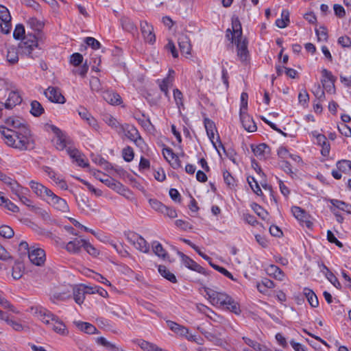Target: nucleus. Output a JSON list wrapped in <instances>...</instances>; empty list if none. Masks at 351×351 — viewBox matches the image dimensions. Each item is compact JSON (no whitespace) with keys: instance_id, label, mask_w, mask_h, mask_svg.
<instances>
[{"instance_id":"nucleus-1","label":"nucleus","mask_w":351,"mask_h":351,"mask_svg":"<svg viewBox=\"0 0 351 351\" xmlns=\"http://www.w3.org/2000/svg\"><path fill=\"white\" fill-rule=\"evenodd\" d=\"M5 123L6 126H0V133L8 146L21 151L34 147V136L24 119L11 117L5 120Z\"/></svg>"},{"instance_id":"nucleus-2","label":"nucleus","mask_w":351,"mask_h":351,"mask_svg":"<svg viewBox=\"0 0 351 351\" xmlns=\"http://www.w3.org/2000/svg\"><path fill=\"white\" fill-rule=\"evenodd\" d=\"M32 313L37 317L49 329L62 336H66L69 330L64 322L59 317L42 306L31 308Z\"/></svg>"},{"instance_id":"nucleus-3","label":"nucleus","mask_w":351,"mask_h":351,"mask_svg":"<svg viewBox=\"0 0 351 351\" xmlns=\"http://www.w3.org/2000/svg\"><path fill=\"white\" fill-rule=\"evenodd\" d=\"M204 291L212 305L227 309L236 315L241 313L239 304L226 293L219 292L208 287H205Z\"/></svg>"},{"instance_id":"nucleus-4","label":"nucleus","mask_w":351,"mask_h":351,"mask_svg":"<svg viewBox=\"0 0 351 351\" xmlns=\"http://www.w3.org/2000/svg\"><path fill=\"white\" fill-rule=\"evenodd\" d=\"M232 32L230 29L227 30L226 36L231 35L232 42L237 45V56L241 62H246L248 58L247 43L245 38L242 37V28L239 20L236 18L232 21Z\"/></svg>"},{"instance_id":"nucleus-5","label":"nucleus","mask_w":351,"mask_h":351,"mask_svg":"<svg viewBox=\"0 0 351 351\" xmlns=\"http://www.w3.org/2000/svg\"><path fill=\"white\" fill-rule=\"evenodd\" d=\"M19 53L21 56H26L34 59L40 53L36 36L32 34L25 36L19 44Z\"/></svg>"},{"instance_id":"nucleus-6","label":"nucleus","mask_w":351,"mask_h":351,"mask_svg":"<svg viewBox=\"0 0 351 351\" xmlns=\"http://www.w3.org/2000/svg\"><path fill=\"white\" fill-rule=\"evenodd\" d=\"M45 128L48 132L51 131L53 133V142L56 148L58 150L65 149L69 143V139L66 134L54 125L47 124Z\"/></svg>"},{"instance_id":"nucleus-7","label":"nucleus","mask_w":351,"mask_h":351,"mask_svg":"<svg viewBox=\"0 0 351 351\" xmlns=\"http://www.w3.org/2000/svg\"><path fill=\"white\" fill-rule=\"evenodd\" d=\"M117 133L133 141L137 146H141V143H143V139L134 125L123 124L121 126Z\"/></svg>"},{"instance_id":"nucleus-8","label":"nucleus","mask_w":351,"mask_h":351,"mask_svg":"<svg viewBox=\"0 0 351 351\" xmlns=\"http://www.w3.org/2000/svg\"><path fill=\"white\" fill-rule=\"evenodd\" d=\"M45 201L59 211L66 213L69 210V205L66 200L56 195L52 191H51V194H49V197H47Z\"/></svg>"},{"instance_id":"nucleus-9","label":"nucleus","mask_w":351,"mask_h":351,"mask_svg":"<svg viewBox=\"0 0 351 351\" xmlns=\"http://www.w3.org/2000/svg\"><path fill=\"white\" fill-rule=\"evenodd\" d=\"M127 239L137 250L144 253L148 252L149 245L145 239L139 234L134 232L129 233L127 236Z\"/></svg>"},{"instance_id":"nucleus-10","label":"nucleus","mask_w":351,"mask_h":351,"mask_svg":"<svg viewBox=\"0 0 351 351\" xmlns=\"http://www.w3.org/2000/svg\"><path fill=\"white\" fill-rule=\"evenodd\" d=\"M45 97L52 103L63 104L66 102L65 97L60 90L55 86H49L44 92Z\"/></svg>"},{"instance_id":"nucleus-11","label":"nucleus","mask_w":351,"mask_h":351,"mask_svg":"<svg viewBox=\"0 0 351 351\" xmlns=\"http://www.w3.org/2000/svg\"><path fill=\"white\" fill-rule=\"evenodd\" d=\"M93 175L96 179L114 190H119L122 187V184L119 182L116 181L111 177L104 174L99 171H93Z\"/></svg>"},{"instance_id":"nucleus-12","label":"nucleus","mask_w":351,"mask_h":351,"mask_svg":"<svg viewBox=\"0 0 351 351\" xmlns=\"http://www.w3.org/2000/svg\"><path fill=\"white\" fill-rule=\"evenodd\" d=\"M29 261L37 266L43 265L46 260V255L44 250L41 248L32 247L28 254Z\"/></svg>"},{"instance_id":"nucleus-13","label":"nucleus","mask_w":351,"mask_h":351,"mask_svg":"<svg viewBox=\"0 0 351 351\" xmlns=\"http://www.w3.org/2000/svg\"><path fill=\"white\" fill-rule=\"evenodd\" d=\"M291 213L302 225L305 226L308 228H311L313 223L309 220V215L306 212L298 206H293Z\"/></svg>"},{"instance_id":"nucleus-14","label":"nucleus","mask_w":351,"mask_h":351,"mask_svg":"<svg viewBox=\"0 0 351 351\" xmlns=\"http://www.w3.org/2000/svg\"><path fill=\"white\" fill-rule=\"evenodd\" d=\"M322 77L321 82L326 91L329 92L332 89H335V82L337 78L330 71L326 69H323L322 70Z\"/></svg>"},{"instance_id":"nucleus-15","label":"nucleus","mask_w":351,"mask_h":351,"mask_svg":"<svg viewBox=\"0 0 351 351\" xmlns=\"http://www.w3.org/2000/svg\"><path fill=\"white\" fill-rule=\"evenodd\" d=\"M141 31L145 42L153 44L156 40L152 25L147 21L141 22Z\"/></svg>"},{"instance_id":"nucleus-16","label":"nucleus","mask_w":351,"mask_h":351,"mask_svg":"<svg viewBox=\"0 0 351 351\" xmlns=\"http://www.w3.org/2000/svg\"><path fill=\"white\" fill-rule=\"evenodd\" d=\"M29 185L33 192L44 200L49 197V194H51V191L39 182L32 180L29 182Z\"/></svg>"},{"instance_id":"nucleus-17","label":"nucleus","mask_w":351,"mask_h":351,"mask_svg":"<svg viewBox=\"0 0 351 351\" xmlns=\"http://www.w3.org/2000/svg\"><path fill=\"white\" fill-rule=\"evenodd\" d=\"M202 333L204 335L205 338L216 346H223L225 343L224 340L221 338V333L217 331L216 329H214L213 331L204 330L202 331Z\"/></svg>"},{"instance_id":"nucleus-18","label":"nucleus","mask_w":351,"mask_h":351,"mask_svg":"<svg viewBox=\"0 0 351 351\" xmlns=\"http://www.w3.org/2000/svg\"><path fill=\"white\" fill-rule=\"evenodd\" d=\"M240 119L243 128L246 131L253 132L256 130L257 127L256 123L253 119L247 114V112L244 113L240 112Z\"/></svg>"},{"instance_id":"nucleus-19","label":"nucleus","mask_w":351,"mask_h":351,"mask_svg":"<svg viewBox=\"0 0 351 351\" xmlns=\"http://www.w3.org/2000/svg\"><path fill=\"white\" fill-rule=\"evenodd\" d=\"M179 255L182 257V262L186 267L199 274H206L205 269L193 260L182 252H179Z\"/></svg>"},{"instance_id":"nucleus-20","label":"nucleus","mask_w":351,"mask_h":351,"mask_svg":"<svg viewBox=\"0 0 351 351\" xmlns=\"http://www.w3.org/2000/svg\"><path fill=\"white\" fill-rule=\"evenodd\" d=\"M0 320L4 321L16 331H22L24 328L21 323L10 317L7 312L0 309Z\"/></svg>"},{"instance_id":"nucleus-21","label":"nucleus","mask_w":351,"mask_h":351,"mask_svg":"<svg viewBox=\"0 0 351 351\" xmlns=\"http://www.w3.org/2000/svg\"><path fill=\"white\" fill-rule=\"evenodd\" d=\"M93 293V291H86L84 285H81L73 288V298L77 304H81L85 299V294Z\"/></svg>"},{"instance_id":"nucleus-22","label":"nucleus","mask_w":351,"mask_h":351,"mask_svg":"<svg viewBox=\"0 0 351 351\" xmlns=\"http://www.w3.org/2000/svg\"><path fill=\"white\" fill-rule=\"evenodd\" d=\"M84 239L75 238L66 244L65 249L69 253L77 254L80 252L81 248L84 247Z\"/></svg>"},{"instance_id":"nucleus-23","label":"nucleus","mask_w":351,"mask_h":351,"mask_svg":"<svg viewBox=\"0 0 351 351\" xmlns=\"http://www.w3.org/2000/svg\"><path fill=\"white\" fill-rule=\"evenodd\" d=\"M22 98L19 93L16 91H11L9 93L8 98L7 99L4 106L7 109H12L16 105L21 103Z\"/></svg>"},{"instance_id":"nucleus-24","label":"nucleus","mask_w":351,"mask_h":351,"mask_svg":"<svg viewBox=\"0 0 351 351\" xmlns=\"http://www.w3.org/2000/svg\"><path fill=\"white\" fill-rule=\"evenodd\" d=\"M178 45L182 54L189 55L191 51L190 40L186 35L182 34L178 38Z\"/></svg>"},{"instance_id":"nucleus-25","label":"nucleus","mask_w":351,"mask_h":351,"mask_svg":"<svg viewBox=\"0 0 351 351\" xmlns=\"http://www.w3.org/2000/svg\"><path fill=\"white\" fill-rule=\"evenodd\" d=\"M254 155L259 159L266 158L269 153L270 148L265 143L259 144L256 147H252Z\"/></svg>"},{"instance_id":"nucleus-26","label":"nucleus","mask_w":351,"mask_h":351,"mask_svg":"<svg viewBox=\"0 0 351 351\" xmlns=\"http://www.w3.org/2000/svg\"><path fill=\"white\" fill-rule=\"evenodd\" d=\"M104 100L112 105H119L121 104V96L113 91L106 90L102 93Z\"/></svg>"},{"instance_id":"nucleus-27","label":"nucleus","mask_w":351,"mask_h":351,"mask_svg":"<svg viewBox=\"0 0 351 351\" xmlns=\"http://www.w3.org/2000/svg\"><path fill=\"white\" fill-rule=\"evenodd\" d=\"M167 326L169 328L175 333L177 335L183 337L186 336V335L189 333V329L186 328L185 326H183L182 325H180L172 321H167Z\"/></svg>"},{"instance_id":"nucleus-28","label":"nucleus","mask_w":351,"mask_h":351,"mask_svg":"<svg viewBox=\"0 0 351 351\" xmlns=\"http://www.w3.org/2000/svg\"><path fill=\"white\" fill-rule=\"evenodd\" d=\"M74 324L79 328L80 330L87 333V334H96L98 332L97 329L93 324L88 322H83L80 321L74 322Z\"/></svg>"},{"instance_id":"nucleus-29","label":"nucleus","mask_w":351,"mask_h":351,"mask_svg":"<svg viewBox=\"0 0 351 351\" xmlns=\"http://www.w3.org/2000/svg\"><path fill=\"white\" fill-rule=\"evenodd\" d=\"M317 144L322 146V154L326 156L330 152V144L326 137L323 134H317L316 136Z\"/></svg>"},{"instance_id":"nucleus-30","label":"nucleus","mask_w":351,"mask_h":351,"mask_svg":"<svg viewBox=\"0 0 351 351\" xmlns=\"http://www.w3.org/2000/svg\"><path fill=\"white\" fill-rule=\"evenodd\" d=\"M78 114L80 117L84 119L90 126L96 128L97 126V121L86 108H82L78 110Z\"/></svg>"},{"instance_id":"nucleus-31","label":"nucleus","mask_w":351,"mask_h":351,"mask_svg":"<svg viewBox=\"0 0 351 351\" xmlns=\"http://www.w3.org/2000/svg\"><path fill=\"white\" fill-rule=\"evenodd\" d=\"M19 47L16 48L14 46L9 47L7 51V60L11 64H15L19 61Z\"/></svg>"},{"instance_id":"nucleus-32","label":"nucleus","mask_w":351,"mask_h":351,"mask_svg":"<svg viewBox=\"0 0 351 351\" xmlns=\"http://www.w3.org/2000/svg\"><path fill=\"white\" fill-rule=\"evenodd\" d=\"M304 294L305 295L309 304L315 308L319 305V301L315 293L308 288L304 289Z\"/></svg>"},{"instance_id":"nucleus-33","label":"nucleus","mask_w":351,"mask_h":351,"mask_svg":"<svg viewBox=\"0 0 351 351\" xmlns=\"http://www.w3.org/2000/svg\"><path fill=\"white\" fill-rule=\"evenodd\" d=\"M330 202L334 207L339 208L348 214H351V204L335 199H330Z\"/></svg>"},{"instance_id":"nucleus-34","label":"nucleus","mask_w":351,"mask_h":351,"mask_svg":"<svg viewBox=\"0 0 351 351\" xmlns=\"http://www.w3.org/2000/svg\"><path fill=\"white\" fill-rule=\"evenodd\" d=\"M0 306L13 313L19 314L20 311L14 307L6 298H5L0 291Z\"/></svg>"},{"instance_id":"nucleus-35","label":"nucleus","mask_w":351,"mask_h":351,"mask_svg":"<svg viewBox=\"0 0 351 351\" xmlns=\"http://www.w3.org/2000/svg\"><path fill=\"white\" fill-rule=\"evenodd\" d=\"M157 82L160 90L164 93L167 97L169 98V88L173 86V83L171 82V79L164 78L162 80H158Z\"/></svg>"},{"instance_id":"nucleus-36","label":"nucleus","mask_w":351,"mask_h":351,"mask_svg":"<svg viewBox=\"0 0 351 351\" xmlns=\"http://www.w3.org/2000/svg\"><path fill=\"white\" fill-rule=\"evenodd\" d=\"M267 272L269 275L273 276L279 280H282L285 276L282 271L278 267L274 265H271L268 267Z\"/></svg>"},{"instance_id":"nucleus-37","label":"nucleus","mask_w":351,"mask_h":351,"mask_svg":"<svg viewBox=\"0 0 351 351\" xmlns=\"http://www.w3.org/2000/svg\"><path fill=\"white\" fill-rule=\"evenodd\" d=\"M11 191L17 196L20 197L23 193H28L29 190L20 186L15 180H13L10 185Z\"/></svg>"},{"instance_id":"nucleus-38","label":"nucleus","mask_w":351,"mask_h":351,"mask_svg":"<svg viewBox=\"0 0 351 351\" xmlns=\"http://www.w3.org/2000/svg\"><path fill=\"white\" fill-rule=\"evenodd\" d=\"M152 250L154 254L163 259H165L167 256V253L163 248L162 245L158 241H153L152 243Z\"/></svg>"},{"instance_id":"nucleus-39","label":"nucleus","mask_w":351,"mask_h":351,"mask_svg":"<svg viewBox=\"0 0 351 351\" xmlns=\"http://www.w3.org/2000/svg\"><path fill=\"white\" fill-rule=\"evenodd\" d=\"M158 272L162 277L169 280L170 282L173 283L177 282L176 277L175 276V275L173 273H171L165 266L159 265Z\"/></svg>"},{"instance_id":"nucleus-40","label":"nucleus","mask_w":351,"mask_h":351,"mask_svg":"<svg viewBox=\"0 0 351 351\" xmlns=\"http://www.w3.org/2000/svg\"><path fill=\"white\" fill-rule=\"evenodd\" d=\"M0 206H4L8 210L13 213H18L19 211V207L3 195L0 197Z\"/></svg>"},{"instance_id":"nucleus-41","label":"nucleus","mask_w":351,"mask_h":351,"mask_svg":"<svg viewBox=\"0 0 351 351\" xmlns=\"http://www.w3.org/2000/svg\"><path fill=\"white\" fill-rule=\"evenodd\" d=\"M27 25L35 32L40 31L44 26L43 23L35 17L29 18L27 21Z\"/></svg>"},{"instance_id":"nucleus-42","label":"nucleus","mask_w":351,"mask_h":351,"mask_svg":"<svg viewBox=\"0 0 351 351\" xmlns=\"http://www.w3.org/2000/svg\"><path fill=\"white\" fill-rule=\"evenodd\" d=\"M121 23L123 29L128 32L132 33L136 29L134 23L126 16H123L121 19Z\"/></svg>"},{"instance_id":"nucleus-43","label":"nucleus","mask_w":351,"mask_h":351,"mask_svg":"<svg viewBox=\"0 0 351 351\" xmlns=\"http://www.w3.org/2000/svg\"><path fill=\"white\" fill-rule=\"evenodd\" d=\"M44 108L38 101H33L31 103V114L34 117H39L44 113Z\"/></svg>"},{"instance_id":"nucleus-44","label":"nucleus","mask_w":351,"mask_h":351,"mask_svg":"<svg viewBox=\"0 0 351 351\" xmlns=\"http://www.w3.org/2000/svg\"><path fill=\"white\" fill-rule=\"evenodd\" d=\"M105 123L108 124L112 129H114L117 132H119L122 124H120L119 121L111 115H106L104 119Z\"/></svg>"},{"instance_id":"nucleus-45","label":"nucleus","mask_w":351,"mask_h":351,"mask_svg":"<svg viewBox=\"0 0 351 351\" xmlns=\"http://www.w3.org/2000/svg\"><path fill=\"white\" fill-rule=\"evenodd\" d=\"M204 126L207 132V134L209 138L213 141V138H214L215 133L214 131L215 130V125L213 121L208 119H204Z\"/></svg>"},{"instance_id":"nucleus-46","label":"nucleus","mask_w":351,"mask_h":351,"mask_svg":"<svg viewBox=\"0 0 351 351\" xmlns=\"http://www.w3.org/2000/svg\"><path fill=\"white\" fill-rule=\"evenodd\" d=\"M337 167L339 171L350 172L351 171V161L348 160H339L337 162Z\"/></svg>"},{"instance_id":"nucleus-47","label":"nucleus","mask_w":351,"mask_h":351,"mask_svg":"<svg viewBox=\"0 0 351 351\" xmlns=\"http://www.w3.org/2000/svg\"><path fill=\"white\" fill-rule=\"evenodd\" d=\"M14 234V232L13 229L7 226V225H2L0 226V235L5 239H10L12 238Z\"/></svg>"},{"instance_id":"nucleus-48","label":"nucleus","mask_w":351,"mask_h":351,"mask_svg":"<svg viewBox=\"0 0 351 351\" xmlns=\"http://www.w3.org/2000/svg\"><path fill=\"white\" fill-rule=\"evenodd\" d=\"M247 182L250 184L252 191L258 195H262L263 192L257 182V181L254 179V177H248Z\"/></svg>"},{"instance_id":"nucleus-49","label":"nucleus","mask_w":351,"mask_h":351,"mask_svg":"<svg viewBox=\"0 0 351 351\" xmlns=\"http://www.w3.org/2000/svg\"><path fill=\"white\" fill-rule=\"evenodd\" d=\"M122 156L125 161L131 162L134 156L133 149L130 146L123 148L122 150Z\"/></svg>"},{"instance_id":"nucleus-50","label":"nucleus","mask_w":351,"mask_h":351,"mask_svg":"<svg viewBox=\"0 0 351 351\" xmlns=\"http://www.w3.org/2000/svg\"><path fill=\"white\" fill-rule=\"evenodd\" d=\"M173 98L176 104V106L179 109H180L181 107L184 106L183 95L179 89L176 88L173 90Z\"/></svg>"},{"instance_id":"nucleus-51","label":"nucleus","mask_w":351,"mask_h":351,"mask_svg":"<svg viewBox=\"0 0 351 351\" xmlns=\"http://www.w3.org/2000/svg\"><path fill=\"white\" fill-rule=\"evenodd\" d=\"M0 19L2 22L11 21V16L8 8L0 5Z\"/></svg>"},{"instance_id":"nucleus-52","label":"nucleus","mask_w":351,"mask_h":351,"mask_svg":"<svg viewBox=\"0 0 351 351\" xmlns=\"http://www.w3.org/2000/svg\"><path fill=\"white\" fill-rule=\"evenodd\" d=\"M223 180H224V182L225 183L230 187V188H233L236 184H235V180L234 178L232 176V175L230 174V173L228 171H223Z\"/></svg>"},{"instance_id":"nucleus-53","label":"nucleus","mask_w":351,"mask_h":351,"mask_svg":"<svg viewBox=\"0 0 351 351\" xmlns=\"http://www.w3.org/2000/svg\"><path fill=\"white\" fill-rule=\"evenodd\" d=\"M315 33L319 40L327 41L328 32L325 27L320 26L318 29H315Z\"/></svg>"},{"instance_id":"nucleus-54","label":"nucleus","mask_w":351,"mask_h":351,"mask_svg":"<svg viewBox=\"0 0 351 351\" xmlns=\"http://www.w3.org/2000/svg\"><path fill=\"white\" fill-rule=\"evenodd\" d=\"M84 248L93 256H97L99 254V251L86 240H85Z\"/></svg>"},{"instance_id":"nucleus-55","label":"nucleus","mask_w":351,"mask_h":351,"mask_svg":"<svg viewBox=\"0 0 351 351\" xmlns=\"http://www.w3.org/2000/svg\"><path fill=\"white\" fill-rule=\"evenodd\" d=\"M25 31L24 26L21 24H18L15 27V29L13 32V36H14V38L20 39L21 38H23L25 36Z\"/></svg>"},{"instance_id":"nucleus-56","label":"nucleus","mask_w":351,"mask_h":351,"mask_svg":"<svg viewBox=\"0 0 351 351\" xmlns=\"http://www.w3.org/2000/svg\"><path fill=\"white\" fill-rule=\"evenodd\" d=\"M90 86L93 91L99 92L101 90V84L99 78L92 77L90 80Z\"/></svg>"},{"instance_id":"nucleus-57","label":"nucleus","mask_w":351,"mask_h":351,"mask_svg":"<svg viewBox=\"0 0 351 351\" xmlns=\"http://www.w3.org/2000/svg\"><path fill=\"white\" fill-rule=\"evenodd\" d=\"M27 193H23L18 198L23 204L30 208L32 210H35L36 208L34 206L33 201L27 197Z\"/></svg>"},{"instance_id":"nucleus-58","label":"nucleus","mask_w":351,"mask_h":351,"mask_svg":"<svg viewBox=\"0 0 351 351\" xmlns=\"http://www.w3.org/2000/svg\"><path fill=\"white\" fill-rule=\"evenodd\" d=\"M248 95L246 93H242L241 95V107L240 112H246L247 110Z\"/></svg>"},{"instance_id":"nucleus-59","label":"nucleus","mask_w":351,"mask_h":351,"mask_svg":"<svg viewBox=\"0 0 351 351\" xmlns=\"http://www.w3.org/2000/svg\"><path fill=\"white\" fill-rule=\"evenodd\" d=\"M326 278L337 289L341 288V285L339 282L337 278L332 274V272L325 273Z\"/></svg>"},{"instance_id":"nucleus-60","label":"nucleus","mask_w":351,"mask_h":351,"mask_svg":"<svg viewBox=\"0 0 351 351\" xmlns=\"http://www.w3.org/2000/svg\"><path fill=\"white\" fill-rule=\"evenodd\" d=\"M149 204L153 209H154L156 211H158L160 213H162L163 208L165 206V205L162 204L160 202H159L155 199H149Z\"/></svg>"},{"instance_id":"nucleus-61","label":"nucleus","mask_w":351,"mask_h":351,"mask_svg":"<svg viewBox=\"0 0 351 351\" xmlns=\"http://www.w3.org/2000/svg\"><path fill=\"white\" fill-rule=\"evenodd\" d=\"M83 61V56L82 54L79 53H73L70 58V62L73 66H79Z\"/></svg>"},{"instance_id":"nucleus-62","label":"nucleus","mask_w":351,"mask_h":351,"mask_svg":"<svg viewBox=\"0 0 351 351\" xmlns=\"http://www.w3.org/2000/svg\"><path fill=\"white\" fill-rule=\"evenodd\" d=\"M308 100H309L308 93H307V91L306 90H302L299 93V95H298L299 103L301 105L304 106L305 104H306L308 102Z\"/></svg>"},{"instance_id":"nucleus-63","label":"nucleus","mask_w":351,"mask_h":351,"mask_svg":"<svg viewBox=\"0 0 351 351\" xmlns=\"http://www.w3.org/2000/svg\"><path fill=\"white\" fill-rule=\"evenodd\" d=\"M313 93L319 101H322L325 99V93L319 84L313 90Z\"/></svg>"},{"instance_id":"nucleus-64","label":"nucleus","mask_w":351,"mask_h":351,"mask_svg":"<svg viewBox=\"0 0 351 351\" xmlns=\"http://www.w3.org/2000/svg\"><path fill=\"white\" fill-rule=\"evenodd\" d=\"M243 339L245 341V343L251 348H252L254 350V351H261V345L258 342L245 337H243Z\"/></svg>"}]
</instances>
